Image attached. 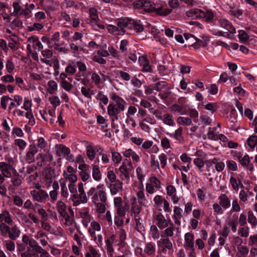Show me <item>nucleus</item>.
Returning a JSON list of instances; mask_svg holds the SVG:
<instances>
[{
    "mask_svg": "<svg viewBox=\"0 0 257 257\" xmlns=\"http://www.w3.org/2000/svg\"><path fill=\"white\" fill-rule=\"evenodd\" d=\"M87 194L88 196H92V201L95 203L98 201L105 203L107 200L103 184H99L96 187H91Z\"/></svg>",
    "mask_w": 257,
    "mask_h": 257,
    "instance_id": "obj_1",
    "label": "nucleus"
},
{
    "mask_svg": "<svg viewBox=\"0 0 257 257\" xmlns=\"http://www.w3.org/2000/svg\"><path fill=\"white\" fill-rule=\"evenodd\" d=\"M119 25L120 27H125V33L127 34L142 32L144 29L140 21L133 19H123Z\"/></svg>",
    "mask_w": 257,
    "mask_h": 257,
    "instance_id": "obj_2",
    "label": "nucleus"
},
{
    "mask_svg": "<svg viewBox=\"0 0 257 257\" xmlns=\"http://www.w3.org/2000/svg\"><path fill=\"white\" fill-rule=\"evenodd\" d=\"M0 233L3 236H8L11 240H15L20 236L21 231L16 225L10 227L3 223L0 224Z\"/></svg>",
    "mask_w": 257,
    "mask_h": 257,
    "instance_id": "obj_3",
    "label": "nucleus"
},
{
    "mask_svg": "<svg viewBox=\"0 0 257 257\" xmlns=\"http://www.w3.org/2000/svg\"><path fill=\"white\" fill-rule=\"evenodd\" d=\"M78 189L79 194H74L70 198L73 202V205L74 206H78L82 203H86L88 200L85 192L83 184L81 182L78 184Z\"/></svg>",
    "mask_w": 257,
    "mask_h": 257,
    "instance_id": "obj_4",
    "label": "nucleus"
},
{
    "mask_svg": "<svg viewBox=\"0 0 257 257\" xmlns=\"http://www.w3.org/2000/svg\"><path fill=\"white\" fill-rule=\"evenodd\" d=\"M187 16L203 19L206 22H210L214 18V14L211 11L206 10L202 11L200 9H191L186 13Z\"/></svg>",
    "mask_w": 257,
    "mask_h": 257,
    "instance_id": "obj_5",
    "label": "nucleus"
},
{
    "mask_svg": "<svg viewBox=\"0 0 257 257\" xmlns=\"http://www.w3.org/2000/svg\"><path fill=\"white\" fill-rule=\"evenodd\" d=\"M133 169V163L130 160L124 159L122 165L118 168L120 173V177L121 179H130V171Z\"/></svg>",
    "mask_w": 257,
    "mask_h": 257,
    "instance_id": "obj_6",
    "label": "nucleus"
},
{
    "mask_svg": "<svg viewBox=\"0 0 257 257\" xmlns=\"http://www.w3.org/2000/svg\"><path fill=\"white\" fill-rule=\"evenodd\" d=\"M0 171L6 178H11L14 176H19V173L15 169V166L9 165L4 162H0Z\"/></svg>",
    "mask_w": 257,
    "mask_h": 257,
    "instance_id": "obj_7",
    "label": "nucleus"
},
{
    "mask_svg": "<svg viewBox=\"0 0 257 257\" xmlns=\"http://www.w3.org/2000/svg\"><path fill=\"white\" fill-rule=\"evenodd\" d=\"M30 194L34 200L40 203L43 202L49 199L48 194L43 189L32 190L30 191Z\"/></svg>",
    "mask_w": 257,
    "mask_h": 257,
    "instance_id": "obj_8",
    "label": "nucleus"
},
{
    "mask_svg": "<svg viewBox=\"0 0 257 257\" xmlns=\"http://www.w3.org/2000/svg\"><path fill=\"white\" fill-rule=\"evenodd\" d=\"M133 5L136 9L143 8L146 11L152 12L155 9V4L149 0H136Z\"/></svg>",
    "mask_w": 257,
    "mask_h": 257,
    "instance_id": "obj_9",
    "label": "nucleus"
},
{
    "mask_svg": "<svg viewBox=\"0 0 257 257\" xmlns=\"http://www.w3.org/2000/svg\"><path fill=\"white\" fill-rule=\"evenodd\" d=\"M56 154L58 156L66 158L68 161H71L73 159V156L70 153V150L69 148L64 145H60L59 147L57 148L56 151Z\"/></svg>",
    "mask_w": 257,
    "mask_h": 257,
    "instance_id": "obj_10",
    "label": "nucleus"
},
{
    "mask_svg": "<svg viewBox=\"0 0 257 257\" xmlns=\"http://www.w3.org/2000/svg\"><path fill=\"white\" fill-rule=\"evenodd\" d=\"M122 22V20L117 23V26L109 25L107 29L108 32L113 35H121L125 33V27H120L119 23Z\"/></svg>",
    "mask_w": 257,
    "mask_h": 257,
    "instance_id": "obj_11",
    "label": "nucleus"
},
{
    "mask_svg": "<svg viewBox=\"0 0 257 257\" xmlns=\"http://www.w3.org/2000/svg\"><path fill=\"white\" fill-rule=\"evenodd\" d=\"M38 152V147L34 144H31L29 146V150L26 155V161L31 164L35 161V155Z\"/></svg>",
    "mask_w": 257,
    "mask_h": 257,
    "instance_id": "obj_12",
    "label": "nucleus"
},
{
    "mask_svg": "<svg viewBox=\"0 0 257 257\" xmlns=\"http://www.w3.org/2000/svg\"><path fill=\"white\" fill-rule=\"evenodd\" d=\"M107 110L108 115L110 117L111 123L118 120V114L121 112V111L118 110L115 107V105H114V104H109L107 108Z\"/></svg>",
    "mask_w": 257,
    "mask_h": 257,
    "instance_id": "obj_13",
    "label": "nucleus"
},
{
    "mask_svg": "<svg viewBox=\"0 0 257 257\" xmlns=\"http://www.w3.org/2000/svg\"><path fill=\"white\" fill-rule=\"evenodd\" d=\"M41 55L43 57V58L40 59L41 62L45 63L47 65H51V62L49 59L53 57V52L52 50L49 49H42L41 51Z\"/></svg>",
    "mask_w": 257,
    "mask_h": 257,
    "instance_id": "obj_14",
    "label": "nucleus"
},
{
    "mask_svg": "<svg viewBox=\"0 0 257 257\" xmlns=\"http://www.w3.org/2000/svg\"><path fill=\"white\" fill-rule=\"evenodd\" d=\"M116 239V236L115 234L111 235L109 237L105 240V248L108 255L112 256L114 249L113 247V244Z\"/></svg>",
    "mask_w": 257,
    "mask_h": 257,
    "instance_id": "obj_15",
    "label": "nucleus"
},
{
    "mask_svg": "<svg viewBox=\"0 0 257 257\" xmlns=\"http://www.w3.org/2000/svg\"><path fill=\"white\" fill-rule=\"evenodd\" d=\"M109 188L112 195L121 194L122 191V183L117 180L116 181L110 184Z\"/></svg>",
    "mask_w": 257,
    "mask_h": 257,
    "instance_id": "obj_16",
    "label": "nucleus"
},
{
    "mask_svg": "<svg viewBox=\"0 0 257 257\" xmlns=\"http://www.w3.org/2000/svg\"><path fill=\"white\" fill-rule=\"evenodd\" d=\"M218 23L221 28L227 30L230 34H234L236 33L235 29L231 23L226 19H220Z\"/></svg>",
    "mask_w": 257,
    "mask_h": 257,
    "instance_id": "obj_17",
    "label": "nucleus"
},
{
    "mask_svg": "<svg viewBox=\"0 0 257 257\" xmlns=\"http://www.w3.org/2000/svg\"><path fill=\"white\" fill-rule=\"evenodd\" d=\"M13 222L12 216L9 211L4 210L0 213V224L4 223L12 225Z\"/></svg>",
    "mask_w": 257,
    "mask_h": 257,
    "instance_id": "obj_18",
    "label": "nucleus"
},
{
    "mask_svg": "<svg viewBox=\"0 0 257 257\" xmlns=\"http://www.w3.org/2000/svg\"><path fill=\"white\" fill-rule=\"evenodd\" d=\"M111 98L115 103L114 105L119 111L122 112L124 110L126 102L122 98L114 94L112 95Z\"/></svg>",
    "mask_w": 257,
    "mask_h": 257,
    "instance_id": "obj_19",
    "label": "nucleus"
},
{
    "mask_svg": "<svg viewBox=\"0 0 257 257\" xmlns=\"http://www.w3.org/2000/svg\"><path fill=\"white\" fill-rule=\"evenodd\" d=\"M140 65L142 66V71L144 72H152V69L150 65V63L148 59L144 56H140L138 59Z\"/></svg>",
    "mask_w": 257,
    "mask_h": 257,
    "instance_id": "obj_20",
    "label": "nucleus"
},
{
    "mask_svg": "<svg viewBox=\"0 0 257 257\" xmlns=\"http://www.w3.org/2000/svg\"><path fill=\"white\" fill-rule=\"evenodd\" d=\"M155 218L156 221V224L160 229H163L168 227V222L162 214L159 213L157 214Z\"/></svg>",
    "mask_w": 257,
    "mask_h": 257,
    "instance_id": "obj_21",
    "label": "nucleus"
},
{
    "mask_svg": "<svg viewBox=\"0 0 257 257\" xmlns=\"http://www.w3.org/2000/svg\"><path fill=\"white\" fill-rule=\"evenodd\" d=\"M92 176L96 181H99L102 179V173L98 165L92 164L91 165Z\"/></svg>",
    "mask_w": 257,
    "mask_h": 257,
    "instance_id": "obj_22",
    "label": "nucleus"
},
{
    "mask_svg": "<svg viewBox=\"0 0 257 257\" xmlns=\"http://www.w3.org/2000/svg\"><path fill=\"white\" fill-rule=\"evenodd\" d=\"M158 246H160L161 244L163 245V248L162 250V252H166V249L170 250L173 247V245L170 240L168 238L164 236V238L161 239L160 240L157 241Z\"/></svg>",
    "mask_w": 257,
    "mask_h": 257,
    "instance_id": "obj_23",
    "label": "nucleus"
},
{
    "mask_svg": "<svg viewBox=\"0 0 257 257\" xmlns=\"http://www.w3.org/2000/svg\"><path fill=\"white\" fill-rule=\"evenodd\" d=\"M219 203L221 206L225 209H228L230 206V200L225 194H221L218 197Z\"/></svg>",
    "mask_w": 257,
    "mask_h": 257,
    "instance_id": "obj_24",
    "label": "nucleus"
},
{
    "mask_svg": "<svg viewBox=\"0 0 257 257\" xmlns=\"http://www.w3.org/2000/svg\"><path fill=\"white\" fill-rule=\"evenodd\" d=\"M182 210L178 206H175L174 208V214L173 216L174 220V223L177 225H180V219L182 217Z\"/></svg>",
    "mask_w": 257,
    "mask_h": 257,
    "instance_id": "obj_25",
    "label": "nucleus"
},
{
    "mask_svg": "<svg viewBox=\"0 0 257 257\" xmlns=\"http://www.w3.org/2000/svg\"><path fill=\"white\" fill-rule=\"evenodd\" d=\"M156 251V245L152 242H148L145 244L144 252L150 256H154Z\"/></svg>",
    "mask_w": 257,
    "mask_h": 257,
    "instance_id": "obj_26",
    "label": "nucleus"
},
{
    "mask_svg": "<svg viewBox=\"0 0 257 257\" xmlns=\"http://www.w3.org/2000/svg\"><path fill=\"white\" fill-rule=\"evenodd\" d=\"M170 109L172 111L177 112L181 115H184L187 113V111L185 105L174 104L170 107Z\"/></svg>",
    "mask_w": 257,
    "mask_h": 257,
    "instance_id": "obj_27",
    "label": "nucleus"
},
{
    "mask_svg": "<svg viewBox=\"0 0 257 257\" xmlns=\"http://www.w3.org/2000/svg\"><path fill=\"white\" fill-rule=\"evenodd\" d=\"M43 29L44 24L43 22H36L34 23L33 24L27 27V30L29 32H40Z\"/></svg>",
    "mask_w": 257,
    "mask_h": 257,
    "instance_id": "obj_28",
    "label": "nucleus"
},
{
    "mask_svg": "<svg viewBox=\"0 0 257 257\" xmlns=\"http://www.w3.org/2000/svg\"><path fill=\"white\" fill-rule=\"evenodd\" d=\"M80 214L82 218V222L83 225L85 227H87L88 224L91 220V216L89 214V212L87 211L80 212Z\"/></svg>",
    "mask_w": 257,
    "mask_h": 257,
    "instance_id": "obj_29",
    "label": "nucleus"
},
{
    "mask_svg": "<svg viewBox=\"0 0 257 257\" xmlns=\"http://www.w3.org/2000/svg\"><path fill=\"white\" fill-rule=\"evenodd\" d=\"M137 197L138 202L140 205H146L148 203V201L144 192L143 188L140 189L137 193Z\"/></svg>",
    "mask_w": 257,
    "mask_h": 257,
    "instance_id": "obj_30",
    "label": "nucleus"
},
{
    "mask_svg": "<svg viewBox=\"0 0 257 257\" xmlns=\"http://www.w3.org/2000/svg\"><path fill=\"white\" fill-rule=\"evenodd\" d=\"M89 15L91 23H96L99 21L97 10L95 8L92 7L89 9Z\"/></svg>",
    "mask_w": 257,
    "mask_h": 257,
    "instance_id": "obj_31",
    "label": "nucleus"
},
{
    "mask_svg": "<svg viewBox=\"0 0 257 257\" xmlns=\"http://www.w3.org/2000/svg\"><path fill=\"white\" fill-rule=\"evenodd\" d=\"M185 241L187 246L190 248L194 247V234L191 232H188L185 235Z\"/></svg>",
    "mask_w": 257,
    "mask_h": 257,
    "instance_id": "obj_32",
    "label": "nucleus"
},
{
    "mask_svg": "<svg viewBox=\"0 0 257 257\" xmlns=\"http://www.w3.org/2000/svg\"><path fill=\"white\" fill-rule=\"evenodd\" d=\"M161 120L163 121L164 124L169 126H173L174 125V121L173 119V116L171 114H164Z\"/></svg>",
    "mask_w": 257,
    "mask_h": 257,
    "instance_id": "obj_33",
    "label": "nucleus"
},
{
    "mask_svg": "<svg viewBox=\"0 0 257 257\" xmlns=\"http://www.w3.org/2000/svg\"><path fill=\"white\" fill-rule=\"evenodd\" d=\"M88 249V251L85 253V257H100L101 255L98 250L92 246H89Z\"/></svg>",
    "mask_w": 257,
    "mask_h": 257,
    "instance_id": "obj_34",
    "label": "nucleus"
},
{
    "mask_svg": "<svg viewBox=\"0 0 257 257\" xmlns=\"http://www.w3.org/2000/svg\"><path fill=\"white\" fill-rule=\"evenodd\" d=\"M101 227L100 224L96 222L92 221L91 223V227L89 229V232L91 237L94 236L95 235V231H100Z\"/></svg>",
    "mask_w": 257,
    "mask_h": 257,
    "instance_id": "obj_35",
    "label": "nucleus"
},
{
    "mask_svg": "<svg viewBox=\"0 0 257 257\" xmlns=\"http://www.w3.org/2000/svg\"><path fill=\"white\" fill-rule=\"evenodd\" d=\"M57 210L60 216L65 214L66 213V205L64 202L62 201H59L56 203Z\"/></svg>",
    "mask_w": 257,
    "mask_h": 257,
    "instance_id": "obj_36",
    "label": "nucleus"
},
{
    "mask_svg": "<svg viewBox=\"0 0 257 257\" xmlns=\"http://www.w3.org/2000/svg\"><path fill=\"white\" fill-rule=\"evenodd\" d=\"M65 72L69 75H73L76 72V65L73 62H69L65 69Z\"/></svg>",
    "mask_w": 257,
    "mask_h": 257,
    "instance_id": "obj_37",
    "label": "nucleus"
},
{
    "mask_svg": "<svg viewBox=\"0 0 257 257\" xmlns=\"http://www.w3.org/2000/svg\"><path fill=\"white\" fill-rule=\"evenodd\" d=\"M247 221L252 227L257 225V219L251 211L247 212Z\"/></svg>",
    "mask_w": 257,
    "mask_h": 257,
    "instance_id": "obj_38",
    "label": "nucleus"
},
{
    "mask_svg": "<svg viewBox=\"0 0 257 257\" xmlns=\"http://www.w3.org/2000/svg\"><path fill=\"white\" fill-rule=\"evenodd\" d=\"M177 122L180 125H190L192 123V120L188 117L179 116L177 119Z\"/></svg>",
    "mask_w": 257,
    "mask_h": 257,
    "instance_id": "obj_39",
    "label": "nucleus"
},
{
    "mask_svg": "<svg viewBox=\"0 0 257 257\" xmlns=\"http://www.w3.org/2000/svg\"><path fill=\"white\" fill-rule=\"evenodd\" d=\"M216 129L215 127H210L208 128V131L207 133V138L212 141H217V135L215 134Z\"/></svg>",
    "mask_w": 257,
    "mask_h": 257,
    "instance_id": "obj_40",
    "label": "nucleus"
},
{
    "mask_svg": "<svg viewBox=\"0 0 257 257\" xmlns=\"http://www.w3.org/2000/svg\"><path fill=\"white\" fill-rule=\"evenodd\" d=\"M43 180L45 183V185L49 187L51 185L53 182V176L50 171L46 172L44 175Z\"/></svg>",
    "mask_w": 257,
    "mask_h": 257,
    "instance_id": "obj_41",
    "label": "nucleus"
},
{
    "mask_svg": "<svg viewBox=\"0 0 257 257\" xmlns=\"http://www.w3.org/2000/svg\"><path fill=\"white\" fill-rule=\"evenodd\" d=\"M182 132L183 128L179 127L175 131L174 133L169 134V135L170 137L175 139L177 141H180L182 138Z\"/></svg>",
    "mask_w": 257,
    "mask_h": 257,
    "instance_id": "obj_42",
    "label": "nucleus"
},
{
    "mask_svg": "<svg viewBox=\"0 0 257 257\" xmlns=\"http://www.w3.org/2000/svg\"><path fill=\"white\" fill-rule=\"evenodd\" d=\"M86 155L89 160L92 161L94 159L96 153L93 147L89 146L86 147Z\"/></svg>",
    "mask_w": 257,
    "mask_h": 257,
    "instance_id": "obj_43",
    "label": "nucleus"
},
{
    "mask_svg": "<svg viewBox=\"0 0 257 257\" xmlns=\"http://www.w3.org/2000/svg\"><path fill=\"white\" fill-rule=\"evenodd\" d=\"M184 36L189 46H192L194 47L193 43H195L196 37L189 33H185L184 34Z\"/></svg>",
    "mask_w": 257,
    "mask_h": 257,
    "instance_id": "obj_44",
    "label": "nucleus"
},
{
    "mask_svg": "<svg viewBox=\"0 0 257 257\" xmlns=\"http://www.w3.org/2000/svg\"><path fill=\"white\" fill-rule=\"evenodd\" d=\"M112 161L115 165H118L122 161L120 154L117 152H112Z\"/></svg>",
    "mask_w": 257,
    "mask_h": 257,
    "instance_id": "obj_45",
    "label": "nucleus"
},
{
    "mask_svg": "<svg viewBox=\"0 0 257 257\" xmlns=\"http://www.w3.org/2000/svg\"><path fill=\"white\" fill-rule=\"evenodd\" d=\"M46 18L45 13L42 11H39L35 13L33 19L36 22H43Z\"/></svg>",
    "mask_w": 257,
    "mask_h": 257,
    "instance_id": "obj_46",
    "label": "nucleus"
},
{
    "mask_svg": "<svg viewBox=\"0 0 257 257\" xmlns=\"http://www.w3.org/2000/svg\"><path fill=\"white\" fill-rule=\"evenodd\" d=\"M14 144L19 147L20 151H23L27 146V142L21 139H17L14 140Z\"/></svg>",
    "mask_w": 257,
    "mask_h": 257,
    "instance_id": "obj_47",
    "label": "nucleus"
},
{
    "mask_svg": "<svg viewBox=\"0 0 257 257\" xmlns=\"http://www.w3.org/2000/svg\"><path fill=\"white\" fill-rule=\"evenodd\" d=\"M239 227L238 230V234L242 237H247L249 233V228L248 226H243Z\"/></svg>",
    "mask_w": 257,
    "mask_h": 257,
    "instance_id": "obj_48",
    "label": "nucleus"
},
{
    "mask_svg": "<svg viewBox=\"0 0 257 257\" xmlns=\"http://www.w3.org/2000/svg\"><path fill=\"white\" fill-rule=\"evenodd\" d=\"M116 74L124 81H128L131 79V75L127 72L122 70H117Z\"/></svg>",
    "mask_w": 257,
    "mask_h": 257,
    "instance_id": "obj_49",
    "label": "nucleus"
},
{
    "mask_svg": "<svg viewBox=\"0 0 257 257\" xmlns=\"http://www.w3.org/2000/svg\"><path fill=\"white\" fill-rule=\"evenodd\" d=\"M119 239H118V245H122L126 238V233L124 229L121 228L118 232Z\"/></svg>",
    "mask_w": 257,
    "mask_h": 257,
    "instance_id": "obj_50",
    "label": "nucleus"
},
{
    "mask_svg": "<svg viewBox=\"0 0 257 257\" xmlns=\"http://www.w3.org/2000/svg\"><path fill=\"white\" fill-rule=\"evenodd\" d=\"M91 79L94 85L96 86L97 88H100L101 79L99 75L96 73H93L91 75Z\"/></svg>",
    "mask_w": 257,
    "mask_h": 257,
    "instance_id": "obj_51",
    "label": "nucleus"
},
{
    "mask_svg": "<svg viewBox=\"0 0 257 257\" xmlns=\"http://www.w3.org/2000/svg\"><path fill=\"white\" fill-rule=\"evenodd\" d=\"M229 183L231 184L233 190L235 191L238 190L239 189V184L240 183V181H237L236 179L233 177L231 176L229 179Z\"/></svg>",
    "mask_w": 257,
    "mask_h": 257,
    "instance_id": "obj_52",
    "label": "nucleus"
},
{
    "mask_svg": "<svg viewBox=\"0 0 257 257\" xmlns=\"http://www.w3.org/2000/svg\"><path fill=\"white\" fill-rule=\"evenodd\" d=\"M48 85L49 87L48 91L50 94L54 93V91L57 89V84L54 80L49 81Z\"/></svg>",
    "mask_w": 257,
    "mask_h": 257,
    "instance_id": "obj_53",
    "label": "nucleus"
},
{
    "mask_svg": "<svg viewBox=\"0 0 257 257\" xmlns=\"http://www.w3.org/2000/svg\"><path fill=\"white\" fill-rule=\"evenodd\" d=\"M150 231L153 239H156L160 237V233L157 227L155 225H152L150 227Z\"/></svg>",
    "mask_w": 257,
    "mask_h": 257,
    "instance_id": "obj_54",
    "label": "nucleus"
},
{
    "mask_svg": "<svg viewBox=\"0 0 257 257\" xmlns=\"http://www.w3.org/2000/svg\"><path fill=\"white\" fill-rule=\"evenodd\" d=\"M174 227L173 224L171 222L170 226L167 227L164 231V234L166 237H172L174 235Z\"/></svg>",
    "mask_w": 257,
    "mask_h": 257,
    "instance_id": "obj_55",
    "label": "nucleus"
},
{
    "mask_svg": "<svg viewBox=\"0 0 257 257\" xmlns=\"http://www.w3.org/2000/svg\"><path fill=\"white\" fill-rule=\"evenodd\" d=\"M238 38L240 41L242 43H245L248 40V35L243 30L238 31Z\"/></svg>",
    "mask_w": 257,
    "mask_h": 257,
    "instance_id": "obj_56",
    "label": "nucleus"
},
{
    "mask_svg": "<svg viewBox=\"0 0 257 257\" xmlns=\"http://www.w3.org/2000/svg\"><path fill=\"white\" fill-rule=\"evenodd\" d=\"M64 177L68 180L71 183L76 182L77 180V177L75 174H68L65 171L63 172Z\"/></svg>",
    "mask_w": 257,
    "mask_h": 257,
    "instance_id": "obj_57",
    "label": "nucleus"
},
{
    "mask_svg": "<svg viewBox=\"0 0 257 257\" xmlns=\"http://www.w3.org/2000/svg\"><path fill=\"white\" fill-rule=\"evenodd\" d=\"M237 158L242 166H245L247 165H248V163H249V158L247 155H244L243 157L240 155H238Z\"/></svg>",
    "mask_w": 257,
    "mask_h": 257,
    "instance_id": "obj_58",
    "label": "nucleus"
},
{
    "mask_svg": "<svg viewBox=\"0 0 257 257\" xmlns=\"http://www.w3.org/2000/svg\"><path fill=\"white\" fill-rule=\"evenodd\" d=\"M211 32L215 36H222L226 38H229L230 36V34L228 32H224L215 29H212Z\"/></svg>",
    "mask_w": 257,
    "mask_h": 257,
    "instance_id": "obj_59",
    "label": "nucleus"
},
{
    "mask_svg": "<svg viewBox=\"0 0 257 257\" xmlns=\"http://www.w3.org/2000/svg\"><path fill=\"white\" fill-rule=\"evenodd\" d=\"M247 144L251 149H253L257 145V136H252L247 139Z\"/></svg>",
    "mask_w": 257,
    "mask_h": 257,
    "instance_id": "obj_60",
    "label": "nucleus"
},
{
    "mask_svg": "<svg viewBox=\"0 0 257 257\" xmlns=\"http://www.w3.org/2000/svg\"><path fill=\"white\" fill-rule=\"evenodd\" d=\"M96 98L97 100H100L104 104H106L108 102L107 96L104 95L102 91L98 92Z\"/></svg>",
    "mask_w": 257,
    "mask_h": 257,
    "instance_id": "obj_61",
    "label": "nucleus"
},
{
    "mask_svg": "<svg viewBox=\"0 0 257 257\" xmlns=\"http://www.w3.org/2000/svg\"><path fill=\"white\" fill-rule=\"evenodd\" d=\"M149 183H151L156 188L159 189L161 188V182L155 176L150 178Z\"/></svg>",
    "mask_w": 257,
    "mask_h": 257,
    "instance_id": "obj_62",
    "label": "nucleus"
},
{
    "mask_svg": "<svg viewBox=\"0 0 257 257\" xmlns=\"http://www.w3.org/2000/svg\"><path fill=\"white\" fill-rule=\"evenodd\" d=\"M63 218L64 219V224L65 225L70 226L71 225L73 222V219L71 217L67 212L65 213V214L61 215Z\"/></svg>",
    "mask_w": 257,
    "mask_h": 257,
    "instance_id": "obj_63",
    "label": "nucleus"
},
{
    "mask_svg": "<svg viewBox=\"0 0 257 257\" xmlns=\"http://www.w3.org/2000/svg\"><path fill=\"white\" fill-rule=\"evenodd\" d=\"M37 165L38 167H42L46 162L45 156L43 154L39 153L37 156Z\"/></svg>",
    "mask_w": 257,
    "mask_h": 257,
    "instance_id": "obj_64",
    "label": "nucleus"
}]
</instances>
